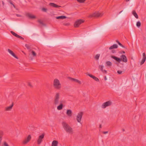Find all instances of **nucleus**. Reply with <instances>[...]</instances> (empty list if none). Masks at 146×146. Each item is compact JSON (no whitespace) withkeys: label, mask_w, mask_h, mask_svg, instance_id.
<instances>
[{"label":"nucleus","mask_w":146,"mask_h":146,"mask_svg":"<svg viewBox=\"0 0 146 146\" xmlns=\"http://www.w3.org/2000/svg\"><path fill=\"white\" fill-rule=\"evenodd\" d=\"M60 93L59 92L56 93L54 96L53 104L54 105L56 106L60 104L57 107V109L58 110H62L64 106L63 104L66 103V101L64 100H60Z\"/></svg>","instance_id":"1"},{"label":"nucleus","mask_w":146,"mask_h":146,"mask_svg":"<svg viewBox=\"0 0 146 146\" xmlns=\"http://www.w3.org/2000/svg\"><path fill=\"white\" fill-rule=\"evenodd\" d=\"M62 125L65 131L68 133L72 134L74 133L73 128L65 122H63Z\"/></svg>","instance_id":"2"},{"label":"nucleus","mask_w":146,"mask_h":146,"mask_svg":"<svg viewBox=\"0 0 146 146\" xmlns=\"http://www.w3.org/2000/svg\"><path fill=\"white\" fill-rule=\"evenodd\" d=\"M53 87L56 89L60 90L62 88V84L59 80L55 78L53 80Z\"/></svg>","instance_id":"3"},{"label":"nucleus","mask_w":146,"mask_h":146,"mask_svg":"<svg viewBox=\"0 0 146 146\" xmlns=\"http://www.w3.org/2000/svg\"><path fill=\"white\" fill-rule=\"evenodd\" d=\"M44 133H43L40 135L36 139V141L38 145H39L41 144L42 141V140L44 137Z\"/></svg>","instance_id":"4"},{"label":"nucleus","mask_w":146,"mask_h":146,"mask_svg":"<svg viewBox=\"0 0 146 146\" xmlns=\"http://www.w3.org/2000/svg\"><path fill=\"white\" fill-rule=\"evenodd\" d=\"M112 104V102L111 101H107L103 103L102 106V108L104 109L106 108L107 107L110 106Z\"/></svg>","instance_id":"5"},{"label":"nucleus","mask_w":146,"mask_h":146,"mask_svg":"<svg viewBox=\"0 0 146 146\" xmlns=\"http://www.w3.org/2000/svg\"><path fill=\"white\" fill-rule=\"evenodd\" d=\"M83 114V112H79L77 114L76 117V119L78 122L81 123V121L82 117V116Z\"/></svg>","instance_id":"6"},{"label":"nucleus","mask_w":146,"mask_h":146,"mask_svg":"<svg viewBox=\"0 0 146 146\" xmlns=\"http://www.w3.org/2000/svg\"><path fill=\"white\" fill-rule=\"evenodd\" d=\"M32 138L31 135H29L25 138L23 141V143L24 145H26L31 140Z\"/></svg>","instance_id":"7"},{"label":"nucleus","mask_w":146,"mask_h":146,"mask_svg":"<svg viewBox=\"0 0 146 146\" xmlns=\"http://www.w3.org/2000/svg\"><path fill=\"white\" fill-rule=\"evenodd\" d=\"M84 21L82 19H80L77 20L75 23L74 26L75 27H78L82 23H83Z\"/></svg>","instance_id":"8"},{"label":"nucleus","mask_w":146,"mask_h":146,"mask_svg":"<svg viewBox=\"0 0 146 146\" xmlns=\"http://www.w3.org/2000/svg\"><path fill=\"white\" fill-rule=\"evenodd\" d=\"M103 14L99 12H96L95 13L90 15V17H101L102 16Z\"/></svg>","instance_id":"9"},{"label":"nucleus","mask_w":146,"mask_h":146,"mask_svg":"<svg viewBox=\"0 0 146 146\" xmlns=\"http://www.w3.org/2000/svg\"><path fill=\"white\" fill-rule=\"evenodd\" d=\"M26 16L29 18L31 19H35L36 18V17L35 15L28 13H26Z\"/></svg>","instance_id":"10"},{"label":"nucleus","mask_w":146,"mask_h":146,"mask_svg":"<svg viewBox=\"0 0 146 146\" xmlns=\"http://www.w3.org/2000/svg\"><path fill=\"white\" fill-rule=\"evenodd\" d=\"M121 61L124 62H127V59L126 56L124 55H122L121 56Z\"/></svg>","instance_id":"11"},{"label":"nucleus","mask_w":146,"mask_h":146,"mask_svg":"<svg viewBox=\"0 0 146 146\" xmlns=\"http://www.w3.org/2000/svg\"><path fill=\"white\" fill-rule=\"evenodd\" d=\"M11 33L13 36H15V37L19 38L21 39L22 40L24 39V38L23 37L17 35L13 31H11Z\"/></svg>","instance_id":"12"},{"label":"nucleus","mask_w":146,"mask_h":146,"mask_svg":"<svg viewBox=\"0 0 146 146\" xmlns=\"http://www.w3.org/2000/svg\"><path fill=\"white\" fill-rule=\"evenodd\" d=\"M143 59L140 62V65H142L143 64H144V62H145V60H146V57L145 54V53H143Z\"/></svg>","instance_id":"13"},{"label":"nucleus","mask_w":146,"mask_h":146,"mask_svg":"<svg viewBox=\"0 0 146 146\" xmlns=\"http://www.w3.org/2000/svg\"><path fill=\"white\" fill-rule=\"evenodd\" d=\"M87 75L91 78H92L96 81L97 82H99V79L97 77L89 74H87Z\"/></svg>","instance_id":"14"},{"label":"nucleus","mask_w":146,"mask_h":146,"mask_svg":"<svg viewBox=\"0 0 146 146\" xmlns=\"http://www.w3.org/2000/svg\"><path fill=\"white\" fill-rule=\"evenodd\" d=\"M13 106V104L12 103L10 106L5 107V111H9L11 110Z\"/></svg>","instance_id":"15"},{"label":"nucleus","mask_w":146,"mask_h":146,"mask_svg":"<svg viewBox=\"0 0 146 146\" xmlns=\"http://www.w3.org/2000/svg\"><path fill=\"white\" fill-rule=\"evenodd\" d=\"M7 50L8 52L13 56L17 58V59H18V57L15 55L14 53L11 50L9 49H8Z\"/></svg>","instance_id":"16"},{"label":"nucleus","mask_w":146,"mask_h":146,"mask_svg":"<svg viewBox=\"0 0 146 146\" xmlns=\"http://www.w3.org/2000/svg\"><path fill=\"white\" fill-rule=\"evenodd\" d=\"M111 57L113 59H114L119 63H120L121 62V59L120 58L117 57L113 55L111 56Z\"/></svg>","instance_id":"17"},{"label":"nucleus","mask_w":146,"mask_h":146,"mask_svg":"<svg viewBox=\"0 0 146 146\" xmlns=\"http://www.w3.org/2000/svg\"><path fill=\"white\" fill-rule=\"evenodd\" d=\"M66 114L69 117H71L72 115V112L70 110H67L66 113Z\"/></svg>","instance_id":"18"},{"label":"nucleus","mask_w":146,"mask_h":146,"mask_svg":"<svg viewBox=\"0 0 146 146\" xmlns=\"http://www.w3.org/2000/svg\"><path fill=\"white\" fill-rule=\"evenodd\" d=\"M29 52H30L29 55L33 56L34 57L36 56V53L33 50H30Z\"/></svg>","instance_id":"19"},{"label":"nucleus","mask_w":146,"mask_h":146,"mask_svg":"<svg viewBox=\"0 0 146 146\" xmlns=\"http://www.w3.org/2000/svg\"><path fill=\"white\" fill-rule=\"evenodd\" d=\"M70 80L76 82L80 84H81V82L78 79H74L73 78H70Z\"/></svg>","instance_id":"20"},{"label":"nucleus","mask_w":146,"mask_h":146,"mask_svg":"<svg viewBox=\"0 0 146 146\" xmlns=\"http://www.w3.org/2000/svg\"><path fill=\"white\" fill-rule=\"evenodd\" d=\"M58 142L56 140H54L52 142V146H58Z\"/></svg>","instance_id":"21"},{"label":"nucleus","mask_w":146,"mask_h":146,"mask_svg":"<svg viewBox=\"0 0 146 146\" xmlns=\"http://www.w3.org/2000/svg\"><path fill=\"white\" fill-rule=\"evenodd\" d=\"M49 5L51 6H52L53 7H55L56 8L60 7V6H58L54 3H50L49 4Z\"/></svg>","instance_id":"22"},{"label":"nucleus","mask_w":146,"mask_h":146,"mask_svg":"<svg viewBox=\"0 0 146 146\" xmlns=\"http://www.w3.org/2000/svg\"><path fill=\"white\" fill-rule=\"evenodd\" d=\"M99 67L100 69L102 72L106 73H107V71L106 70H104L103 69V68L104 67L102 65H100L99 66Z\"/></svg>","instance_id":"23"},{"label":"nucleus","mask_w":146,"mask_h":146,"mask_svg":"<svg viewBox=\"0 0 146 146\" xmlns=\"http://www.w3.org/2000/svg\"><path fill=\"white\" fill-rule=\"evenodd\" d=\"M118 46L116 44H114L113 45L111 46L109 48L110 50H111L114 48H117Z\"/></svg>","instance_id":"24"},{"label":"nucleus","mask_w":146,"mask_h":146,"mask_svg":"<svg viewBox=\"0 0 146 146\" xmlns=\"http://www.w3.org/2000/svg\"><path fill=\"white\" fill-rule=\"evenodd\" d=\"M67 18V17L65 16H60L58 17H56V18L57 19H66Z\"/></svg>","instance_id":"25"},{"label":"nucleus","mask_w":146,"mask_h":146,"mask_svg":"<svg viewBox=\"0 0 146 146\" xmlns=\"http://www.w3.org/2000/svg\"><path fill=\"white\" fill-rule=\"evenodd\" d=\"M132 14L136 19L138 18V15L135 11H132Z\"/></svg>","instance_id":"26"},{"label":"nucleus","mask_w":146,"mask_h":146,"mask_svg":"<svg viewBox=\"0 0 146 146\" xmlns=\"http://www.w3.org/2000/svg\"><path fill=\"white\" fill-rule=\"evenodd\" d=\"M106 65L107 66L110 67L111 66L112 63L110 61H107L106 62Z\"/></svg>","instance_id":"27"},{"label":"nucleus","mask_w":146,"mask_h":146,"mask_svg":"<svg viewBox=\"0 0 146 146\" xmlns=\"http://www.w3.org/2000/svg\"><path fill=\"white\" fill-rule=\"evenodd\" d=\"M4 131L2 130H0V137L3 139V137L4 135Z\"/></svg>","instance_id":"28"},{"label":"nucleus","mask_w":146,"mask_h":146,"mask_svg":"<svg viewBox=\"0 0 146 146\" xmlns=\"http://www.w3.org/2000/svg\"><path fill=\"white\" fill-rule=\"evenodd\" d=\"M2 146H9L8 143L5 141H4L3 142Z\"/></svg>","instance_id":"29"},{"label":"nucleus","mask_w":146,"mask_h":146,"mask_svg":"<svg viewBox=\"0 0 146 146\" xmlns=\"http://www.w3.org/2000/svg\"><path fill=\"white\" fill-rule=\"evenodd\" d=\"M100 56L99 54H97L95 57V58L96 60H98Z\"/></svg>","instance_id":"30"},{"label":"nucleus","mask_w":146,"mask_h":146,"mask_svg":"<svg viewBox=\"0 0 146 146\" xmlns=\"http://www.w3.org/2000/svg\"><path fill=\"white\" fill-rule=\"evenodd\" d=\"M141 23L139 21H138L136 23V26L138 27H139L141 26Z\"/></svg>","instance_id":"31"},{"label":"nucleus","mask_w":146,"mask_h":146,"mask_svg":"<svg viewBox=\"0 0 146 146\" xmlns=\"http://www.w3.org/2000/svg\"><path fill=\"white\" fill-rule=\"evenodd\" d=\"M25 46L28 49H31V46L28 44H26L25 45Z\"/></svg>","instance_id":"32"},{"label":"nucleus","mask_w":146,"mask_h":146,"mask_svg":"<svg viewBox=\"0 0 146 146\" xmlns=\"http://www.w3.org/2000/svg\"><path fill=\"white\" fill-rule=\"evenodd\" d=\"M77 1L80 3H83L86 0H77Z\"/></svg>","instance_id":"33"},{"label":"nucleus","mask_w":146,"mask_h":146,"mask_svg":"<svg viewBox=\"0 0 146 146\" xmlns=\"http://www.w3.org/2000/svg\"><path fill=\"white\" fill-rule=\"evenodd\" d=\"M28 85L30 87H32L33 86L32 84H31V83L30 82H28Z\"/></svg>","instance_id":"34"},{"label":"nucleus","mask_w":146,"mask_h":146,"mask_svg":"<svg viewBox=\"0 0 146 146\" xmlns=\"http://www.w3.org/2000/svg\"><path fill=\"white\" fill-rule=\"evenodd\" d=\"M63 25L65 26H68L70 25V24L68 23H64L63 24Z\"/></svg>","instance_id":"35"},{"label":"nucleus","mask_w":146,"mask_h":146,"mask_svg":"<svg viewBox=\"0 0 146 146\" xmlns=\"http://www.w3.org/2000/svg\"><path fill=\"white\" fill-rule=\"evenodd\" d=\"M38 22L40 24H42V25H43V22L40 20H38Z\"/></svg>","instance_id":"36"},{"label":"nucleus","mask_w":146,"mask_h":146,"mask_svg":"<svg viewBox=\"0 0 146 146\" xmlns=\"http://www.w3.org/2000/svg\"><path fill=\"white\" fill-rule=\"evenodd\" d=\"M47 10V9L45 8H42V10L44 12H46Z\"/></svg>","instance_id":"37"},{"label":"nucleus","mask_w":146,"mask_h":146,"mask_svg":"<svg viewBox=\"0 0 146 146\" xmlns=\"http://www.w3.org/2000/svg\"><path fill=\"white\" fill-rule=\"evenodd\" d=\"M117 72L119 74H121L122 73V71L121 70H118L117 71Z\"/></svg>","instance_id":"38"},{"label":"nucleus","mask_w":146,"mask_h":146,"mask_svg":"<svg viewBox=\"0 0 146 146\" xmlns=\"http://www.w3.org/2000/svg\"><path fill=\"white\" fill-rule=\"evenodd\" d=\"M103 133L104 134H107L108 133V131H104Z\"/></svg>","instance_id":"39"},{"label":"nucleus","mask_w":146,"mask_h":146,"mask_svg":"<svg viewBox=\"0 0 146 146\" xmlns=\"http://www.w3.org/2000/svg\"><path fill=\"white\" fill-rule=\"evenodd\" d=\"M121 52V53H125V51H120Z\"/></svg>","instance_id":"40"},{"label":"nucleus","mask_w":146,"mask_h":146,"mask_svg":"<svg viewBox=\"0 0 146 146\" xmlns=\"http://www.w3.org/2000/svg\"><path fill=\"white\" fill-rule=\"evenodd\" d=\"M16 16H17V17H21V16L18 14H16Z\"/></svg>","instance_id":"41"},{"label":"nucleus","mask_w":146,"mask_h":146,"mask_svg":"<svg viewBox=\"0 0 146 146\" xmlns=\"http://www.w3.org/2000/svg\"><path fill=\"white\" fill-rule=\"evenodd\" d=\"M2 139L0 137V144H1Z\"/></svg>","instance_id":"42"},{"label":"nucleus","mask_w":146,"mask_h":146,"mask_svg":"<svg viewBox=\"0 0 146 146\" xmlns=\"http://www.w3.org/2000/svg\"><path fill=\"white\" fill-rule=\"evenodd\" d=\"M119 43H118V44L120 46H121V45H122V44H121L119 42H118Z\"/></svg>","instance_id":"43"},{"label":"nucleus","mask_w":146,"mask_h":146,"mask_svg":"<svg viewBox=\"0 0 146 146\" xmlns=\"http://www.w3.org/2000/svg\"><path fill=\"white\" fill-rule=\"evenodd\" d=\"M121 46L123 48H125V47L122 44V45H121Z\"/></svg>","instance_id":"44"},{"label":"nucleus","mask_w":146,"mask_h":146,"mask_svg":"<svg viewBox=\"0 0 146 146\" xmlns=\"http://www.w3.org/2000/svg\"><path fill=\"white\" fill-rule=\"evenodd\" d=\"M10 4H12V5H13V3H12V2L11 1H10Z\"/></svg>","instance_id":"45"},{"label":"nucleus","mask_w":146,"mask_h":146,"mask_svg":"<svg viewBox=\"0 0 146 146\" xmlns=\"http://www.w3.org/2000/svg\"><path fill=\"white\" fill-rule=\"evenodd\" d=\"M30 59L31 60H32L33 59V58L32 57H31L30 58Z\"/></svg>","instance_id":"46"},{"label":"nucleus","mask_w":146,"mask_h":146,"mask_svg":"<svg viewBox=\"0 0 146 146\" xmlns=\"http://www.w3.org/2000/svg\"><path fill=\"white\" fill-rule=\"evenodd\" d=\"M123 11H120L119 12V14H120Z\"/></svg>","instance_id":"47"},{"label":"nucleus","mask_w":146,"mask_h":146,"mask_svg":"<svg viewBox=\"0 0 146 146\" xmlns=\"http://www.w3.org/2000/svg\"><path fill=\"white\" fill-rule=\"evenodd\" d=\"M116 42L118 44L119 42H119L118 40H116Z\"/></svg>","instance_id":"48"},{"label":"nucleus","mask_w":146,"mask_h":146,"mask_svg":"<svg viewBox=\"0 0 146 146\" xmlns=\"http://www.w3.org/2000/svg\"><path fill=\"white\" fill-rule=\"evenodd\" d=\"M100 128H101L102 127V125H100Z\"/></svg>","instance_id":"49"},{"label":"nucleus","mask_w":146,"mask_h":146,"mask_svg":"<svg viewBox=\"0 0 146 146\" xmlns=\"http://www.w3.org/2000/svg\"><path fill=\"white\" fill-rule=\"evenodd\" d=\"M13 7H14V8H15V5H14V4H13Z\"/></svg>","instance_id":"50"},{"label":"nucleus","mask_w":146,"mask_h":146,"mask_svg":"<svg viewBox=\"0 0 146 146\" xmlns=\"http://www.w3.org/2000/svg\"><path fill=\"white\" fill-rule=\"evenodd\" d=\"M130 0H126V1H129Z\"/></svg>","instance_id":"51"},{"label":"nucleus","mask_w":146,"mask_h":146,"mask_svg":"<svg viewBox=\"0 0 146 146\" xmlns=\"http://www.w3.org/2000/svg\"><path fill=\"white\" fill-rule=\"evenodd\" d=\"M105 80H106V77H105Z\"/></svg>","instance_id":"52"}]
</instances>
